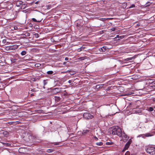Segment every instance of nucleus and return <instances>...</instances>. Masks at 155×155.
I'll use <instances>...</instances> for the list:
<instances>
[{"instance_id": "37998d69", "label": "nucleus", "mask_w": 155, "mask_h": 155, "mask_svg": "<svg viewBox=\"0 0 155 155\" xmlns=\"http://www.w3.org/2000/svg\"><path fill=\"white\" fill-rule=\"evenodd\" d=\"M126 149H125V148L124 147V149L122 150V152H124Z\"/></svg>"}, {"instance_id": "20e7f679", "label": "nucleus", "mask_w": 155, "mask_h": 155, "mask_svg": "<svg viewBox=\"0 0 155 155\" xmlns=\"http://www.w3.org/2000/svg\"><path fill=\"white\" fill-rule=\"evenodd\" d=\"M121 137L122 139L124 141L126 142L129 139V137L125 134L124 131L122 132V134Z\"/></svg>"}, {"instance_id": "cd10ccee", "label": "nucleus", "mask_w": 155, "mask_h": 155, "mask_svg": "<svg viewBox=\"0 0 155 155\" xmlns=\"http://www.w3.org/2000/svg\"><path fill=\"white\" fill-rule=\"evenodd\" d=\"M25 35L26 36H30V33L28 32H26L25 34Z\"/></svg>"}, {"instance_id": "7ed1b4c3", "label": "nucleus", "mask_w": 155, "mask_h": 155, "mask_svg": "<svg viewBox=\"0 0 155 155\" xmlns=\"http://www.w3.org/2000/svg\"><path fill=\"white\" fill-rule=\"evenodd\" d=\"M84 117L86 119H91L93 116L89 113H85L83 114Z\"/></svg>"}, {"instance_id": "ddd939ff", "label": "nucleus", "mask_w": 155, "mask_h": 155, "mask_svg": "<svg viewBox=\"0 0 155 155\" xmlns=\"http://www.w3.org/2000/svg\"><path fill=\"white\" fill-rule=\"evenodd\" d=\"M144 135L145 138L146 137H150L152 136H153V134L150 133H147L145 134Z\"/></svg>"}, {"instance_id": "5fc2aeb1", "label": "nucleus", "mask_w": 155, "mask_h": 155, "mask_svg": "<svg viewBox=\"0 0 155 155\" xmlns=\"http://www.w3.org/2000/svg\"><path fill=\"white\" fill-rule=\"evenodd\" d=\"M39 64V66L41 65V64Z\"/></svg>"}, {"instance_id": "ea45409f", "label": "nucleus", "mask_w": 155, "mask_h": 155, "mask_svg": "<svg viewBox=\"0 0 155 155\" xmlns=\"http://www.w3.org/2000/svg\"><path fill=\"white\" fill-rule=\"evenodd\" d=\"M43 110H42L39 109V113H43Z\"/></svg>"}, {"instance_id": "c756f323", "label": "nucleus", "mask_w": 155, "mask_h": 155, "mask_svg": "<svg viewBox=\"0 0 155 155\" xmlns=\"http://www.w3.org/2000/svg\"><path fill=\"white\" fill-rule=\"evenodd\" d=\"M130 152L129 151H127L125 155H130Z\"/></svg>"}, {"instance_id": "f03ea898", "label": "nucleus", "mask_w": 155, "mask_h": 155, "mask_svg": "<svg viewBox=\"0 0 155 155\" xmlns=\"http://www.w3.org/2000/svg\"><path fill=\"white\" fill-rule=\"evenodd\" d=\"M146 152L152 155L155 154V147L150 146L146 149Z\"/></svg>"}, {"instance_id": "a19ab883", "label": "nucleus", "mask_w": 155, "mask_h": 155, "mask_svg": "<svg viewBox=\"0 0 155 155\" xmlns=\"http://www.w3.org/2000/svg\"><path fill=\"white\" fill-rule=\"evenodd\" d=\"M35 36H36L37 37H39L38 35V34H36L35 35Z\"/></svg>"}, {"instance_id": "bb28decb", "label": "nucleus", "mask_w": 155, "mask_h": 155, "mask_svg": "<svg viewBox=\"0 0 155 155\" xmlns=\"http://www.w3.org/2000/svg\"><path fill=\"white\" fill-rule=\"evenodd\" d=\"M46 7L47 9H49L51 7V5H50L46 6Z\"/></svg>"}, {"instance_id": "4468645a", "label": "nucleus", "mask_w": 155, "mask_h": 155, "mask_svg": "<svg viewBox=\"0 0 155 155\" xmlns=\"http://www.w3.org/2000/svg\"><path fill=\"white\" fill-rule=\"evenodd\" d=\"M41 84H42L43 85H44V86H43V88H45V87H44V86L47 84V81L45 80H43V81H42L41 82Z\"/></svg>"}, {"instance_id": "473e14b6", "label": "nucleus", "mask_w": 155, "mask_h": 155, "mask_svg": "<svg viewBox=\"0 0 155 155\" xmlns=\"http://www.w3.org/2000/svg\"><path fill=\"white\" fill-rule=\"evenodd\" d=\"M32 20L34 22H39V21H37V20L35 18H32Z\"/></svg>"}, {"instance_id": "c03bdc74", "label": "nucleus", "mask_w": 155, "mask_h": 155, "mask_svg": "<svg viewBox=\"0 0 155 155\" xmlns=\"http://www.w3.org/2000/svg\"><path fill=\"white\" fill-rule=\"evenodd\" d=\"M68 82L69 84H71L72 83V81L71 80H69Z\"/></svg>"}, {"instance_id": "09e8293b", "label": "nucleus", "mask_w": 155, "mask_h": 155, "mask_svg": "<svg viewBox=\"0 0 155 155\" xmlns=\"http://www.w3.org/2000/svg\"><path fill=\"white\" fill-rule=\"evenodd\" d=\"M59 97H56V99L57 100V99H59Z\"/></svg>"}, {"instance_id": "1a4fd4ad", "label": "nucleus", "mask_w": 155, "mask_h": 155, "mask_svg": "<svg viewBox=\"0 0 155 155\" xmlns=\"http://www.w3.org/2000/svg\"><path fill=\"white\" fill-rule=\"evenodd\" d=\"M45 105L44 101H41L39 100V107H43Z\"/></svg>"}, {"instance_id": "aec40b11", "label": "nucleus", "mask_w": 155, "mask_h": 155, "mask_svg": "<svg viewBox=\"0 0 155 155\" xmlns=\"http://www.w3.org/2000/svg\"><path fill=\"white\" fill-rule=\"evenodd\" d=\"M132 141L131 139H130L129 141L127 142L126 143L127 145H129V146L130 145L131 143H132Z\"/></svg>"}, {"instance_id": "3c124183", "label": "nucleus", "mask_w": 155, "mask_h": 155, "mask_svg": "<svg viewBox=\"0 0 155 155\" xmlns=\"http://www.w3.org/2000/svg\"><path fill=\"white\" fill-rule=\"evenodd\" d=\"M7 133V131H5V132H4V133Z\"/></svg>"}, {"instance_id": "a18cd8bd", "label": "nucleus", "mask_w": 155, "mask_h": 155, "mask_svg": "<svg viewBox=\"0 0 155 155\" xmlns=\"http://www.w3.org/2000/svg\"><path fill=\"white\" fill-rule=\"evenodd\" d=\"M14 28L15 29H16L17 28V27H14Z\"/></svg>"}, {"instance_id": "2eb2a0df", "label": "nucleus", "mask_w": 155, "mask_h": 155, "mask_svg": "<svg viewBox=\"0 0 155 155\" xmlns=\"http://www.w3.org/2000/svg\"><path fill=\"white\" fill-rule=\"evenodd\" d=\"M135 57H136L135 56H134L132 57H131V58H127L125 59V60L126 61H130V60H132L133 59H134L135 58Z\"/></svg>"}, {"instance_id": "dca6fc26", "label": "nucleus", "mask_w": 155, "mask_h": 155, "mask_svg": "<svg viewBox=\"0 0 155 155\" xmlns=\"http://www.w3.org/2000/svg\"><path fill=\"white\" fill-rule=\"evenodd\" d=\"M11 46L12 47V48H14L13 50L17 49L18 47V46L16 45H12Z\"/></svg>"}, {"instance_id": "c85d7f7f", "label": "nucleus", "mask_w": 155, "mask_h": 155, "mask_svg": "<svg viewBox=\"0 0 155 155\" xmlns=\"http://www.w3.org/2000/svg\"><path fill=\"white\" fill-rule=\"evenodd\" d=\"M145 135V134H141V135H139V137H142L143 138H145V135Z\"/></svg>"}, {"instance_id": "412c9836", "label": "nucleus", "mask_w": 155, "mask_h": 155, "mask_svg": "<svg viewBox=\"0 0 155 155\" xmlns=\"http://www.w3.org/2000/svg\"><path fill=\"white\" fill-rule=\"evenodd\" d=\"M17 59L15 58L12 59L11 60V61L13 63H15L16 62V61Z\"/></svg>"}, {"instance_id": "e433bc0d", "label": "nucleus", "mask_w": 155, "mask_h": 155, "mask_svg": "<svg viewBox=\"0 0 155 155\" xmlns=\"http://www.w3.org/2000/svg\"><path fill=\"white\" fill-rule=\"evenodd\" d=\"M59 143H60V142H56V143H54V144L55 145H59Z\"/></svg>"}, {"instance_id": "de8ad7c7", "label": "nucleus", "mask_w": 155, "mask_h": 155, "mask_svg": "<svg viewBox=\"0 0 155 155\" xmlns=\"http://www.w3.org/2000/svg\"><path fill=\"white\" fill-rule=\"evenodd\" d=\"M31 91H34V89H32L31 90Z\"/></svg>"}, {"instance_id": "393cba45", "label": "nucleus", "mask_w": 155, "mask_h": 155, "mask_svg": "<svg viewBox=\"0 0 155 155\" xmlns=\"http://www.w3.org/2000/svg\"><path fill=\"white\" fill-rule=\"evenodd\" d=\"M84 48V47H81V48H79L78 49V52H80V51H81L82 49H83Z\"/></svg>"}, {"instance_id": "58836bf2", "label": "nucleus", "mask_w": 155, "mask_h": 155, "mask_svg": "<svg viewBox=\"0 0 155 155\" xmlns=\"http://www.w3.org/2000/svg\"><path fill=\"white\" fill-rule=\"evenodd\" d=\"M115 28H112L111 29V30L112 31H115Z\"/></svg>"}, {"instance_id": "39448f33", "label": "nucleus", "mask_w": 155, "mask_h": 155, "mask_svg": "<svg viewBox=\"0 0 155 155\" xmlns=\"http://www.w3.org/2000/svg\"><path fill=\"white\" fill-rule=\"evenodd\" d=\"M108 50V48L106 46H103L99 49V51L101 52H105Z\"/></svg>"}, {"instance_id": "8fccbe9b", "label": "nucleus", "mask_w": 155, "mask_h": 155, "mask_svg": "<svg viewBox=\"0 0 155 155\" xmlns=\"http://www.w3.org/2000/svg\"><path fill=\"white\" fill-rule=\"evenodd\" d=\"M38 1L36 2H35V3H36V4H37V3H38Z\"/></svg>"}, {"instance_id": "0eeeda50", "label": "nucleus", "mask_w": 155, "mask_h": 155, "mask_svg": "<svg viewBox=\"0 0 155 155\" xmlns=\"http://www.w3.org/2000/svg\"><path fill=\"white\" fill-rule=\"evenodd\" d=\"M104 85V84H101L100 85H97L95 86V88L96 89H101Z\"/></svg>"}, {"instance_id": "49530a36", "label": "nucleus", "mask_w": 155, "mask_h": 155, "mask_svg": "<svg viewBox=\"0 0 155 155\" xmlns=\"http://www.w3.org/2000/svg\"><path fill=\"white\" fill-rule=\"evenodd\" d=\"M153 101L155 102V98H153Z\"/></svg>"}, {"instance_id": "f8f14e48", "label": "nucleus", "mask_w": 155, "mask_h": 155, "mask_svg": "<svg viewBox=\"0 0 155 155\" xmlns=\"http://www.w3.org/2000/svg\"><path fill=\"white\" fill-rule=\"evenodd\" d=\"M5 49L7 50H13L14 48H12V47L11 46H7L6 47Z\"/></svg>"}, {"instance_id": "79ce46f5", "label": "nucleus", "mask_w": 155, "mask_h": 155, "mask_svg": "<svg viewBox=\"0 0 155 155\" xmlns=\"http://www.w3.org/2000/svg\"><path fill=\"white\" fill-rule=\"evenodd\" d=\"M68 57H66L65 59V61H68Z\"/></svg>"}, {"instance_id": "6ab92c4d", "label": "nucleus", "mask_w": 155, "mask_h": 155, "mask_svg": "<svg viewBox=\"0 0 155 155\" xmlns=\"http://www.w3.org/2000/svg\"><path fill=\"white\" fill-rule=\"evenodd\" d=\"M47 73L48 74H52L53 73V72L52 71H47Z\"/></svg>"}, {"instance_id": "5701e85b", "label": "nucleus", "mask_w": 155, "mask_h": 155, "mask_svg": "<svg viewBox=\"0 0 155 155\" xmlns=\"http://www.w3.org/2000/svg\"><path fill=\"white\" fill-rule=\"evenodd\" d=\"M96 145L98 146H101L103 144V143L102 142H99L96 143Z\"/></svg>"}, {"instance_id": "7c9ffc66", "label": "nucleus", "mask_w": 155, "mask_h": 155, "mask_svg": "<svg viewBox=\"0 0 155 155\" xmlns=\"http://www.w3.org/2000/svg\"><path fill=\"white\" fill-rule=\"evenodd\" d=\"M34 28L35 29H38L39 28V26L38 25H36L34 26Z\"/></svg>"}, {"instance_id": "2f4dec72", "label": "nucleus", "mask_w": 155, "mask_h": 155, "mask_svg": "<svg viewBox=\"0 0 155 155\" xmlns=\"http://www.w3.org/2000/svg\"><path fill=\"white\" fill-rule=\"evenodd\" d=\"M135 7V5L134 4L131 5L129 7L130 8H133Z\"/></svg>"}, {"instance_id": "9d476101", "label": "nucleus", "mask_w": 155, "mask_h": 155, "mask_svg": "<svg viewBox=\"0 0 155 155\" xmlns=\"http://www.w3.org/2000/svg\"><path fill=\"white\" fill-rule=\"evenodd\" d=\"M23 2L20 1H17L16 2V5L17 7H20V5L22 4Z\"/></svg>"}, {"instance_id": "72a5a7b5", "label": "nucleus", "mask_w": 155, "mask_h": 155, "mask_svg": "<svg viewBox=\"0 0 155 155\" xmlns=\"http://www.w3.org/2000/svg\"><path fill=\"white\" fill-rule=\"evenodd\" d=\"M111 143H111L107 142L106 143V144L107 145H111Z\"/></svg>"}, {"instance_id": "c9c22d12", "label": "nucleus", "mask_w": 155, "mask_h": 155, "mask_svg": "<svg viewBox=\"0 0 155 155\" xmlns=\"http://www.w3.org/2000/svg\"><path fill=\"white\" fill-rule=\"evenodd\" d=\"M6 145L7 146H11V144L9 143H5Z\"/></svg>"}, {"instance_id": "603ef678", "label": "nucleus", "mask_w": 155, "mask_h": 155, "mask_svg": "<svg viewBox=\"0 0 155 155\" xmlns=\"http://www.w3.org/2000/svg\"><path fill=\"white\" fill-rule=\"evenodd\" d=\"M132 94L131 93V94H129V95H131V94Z\"/></svg>"}, {"instance_id": "a211bd4d", "label": "nucleus", "mask_w": 155, "mask_h": 155, "mask_svg": "<svg viewBox=\"0 0 155 155\" xmlns=\"http://www.w3.org/2000/svg\"><path fill=\"white\" fill-rule=\"evenodd\" d=\"M26 54V52L25 51H22V52H21V54L22 56L25 55Z\"/></svg>"}, {"instance_id": "f3484780", "label": "nucleus", "mask_w": 155, "mask_h": 155, "mask_svg": "<svg viewBox=\"0 0 155 155\" xmlns=\"http://www.w3.org/2000/svg\"><path fill=\"white\" fill-rule=\"evenodd\" d=\"M89 132V130H83L82 133L83 134H84L87 133H88Z\"/></svg>"}, {"instance_id": "6e6552de", "label": "nucleus", "mask_w": 155, "mask_h": 155, "mask_svg": "<svg viewBox=\"0 0 155 155\" xmlns=\"http://www.w3.org/2000/svg\"><path fill=\"white\" fill-rule=\"evenodd\" d=\"M65 73H70V74L71 75H73L76 74V72L73 71H70V70H68L66 72H65Z\"/></svg>"}, {"instance_id": "f257e3e1", "label": "nucleus", "mask_w": 155, "mask_h": 155, "mask_svg": "<svg viewBox=\"0 0 155 155\" xmlns=\"http://www.w3.org/2000/svg\"><path fill=\"white\" fill-rule=\"evenodd\" d=\"M109 132L113 135H116L120 137L122 136V134L121 129L118 126H117L113 127L112 130H110Z\"/></svg>"}, {"instance_id": "4c0bfd02", "label": "nucleus", "mask_w": 155, "mask_h": 155, "mask_svg": "<svg viewBox=\"0 0 155 155\" xmlns=\"http://www.w3.org/2000/svg\"><path fill=\"white\" fill-rule=\"evenodd\" d=\"M94 138L96 140H98V138L96 136H94Z\"/></svg>"}, {"instance_id": "864d4df0", "label": "nucleus", "mask_w": 155, "mask_h": 155, "mask_svg": "<svg viewBox=\"0 0 155 155\" xmlns=\"http://www.w3.org/2000/svg\"><path fill=\"white\" fill-rule=\"evenodd\" d=\"M78 24H77V26H78Z\"/></svg>"}, {"instance_id": "a878e982", "label": "nucleus", "mask_w": 155, "mask_h": 155, "mask_svg": "<svg viewBox=\"0 0 155 155\" xmlns=\"http://www.w3.org/2000/svg\"><path fill=\"white\" fill-rule=\"evenodd\" d=\"M130 146L127 145V144H126L125 145V146L124 148L125 149H127L128 148H129Z\"/></svg>"}, {"instance_id": "423d86ee", "label": "nucleus", "mask_w": 155, "mask_h": 155, "mask_svg": "<svg viewBox=\"0 0 155 155\" xmlns=\"http://www.w3.org/2000/svg\"><path fill=\"white\" fill-rule=\"evenodd\" d=\"M142 110V109L135 108L134 109L133 111L137 114H140L141 113Z\"/></svg>"}, {"instance_id": "4be33fe9", "label": "nucleus", "mask_w": 155, "mask_h": 155, "mask_svg": "<svg viewBox=\"0 0 155 155\" xmlns=\"http://www.w3.org/2000/svg\"><path fill=\"white\" fill-rule=\"evenodd\" d=\"M54 151V150L51 149H49L47 150V152L48 153H51L52 152Z\"/></svg>"}, {"instance_id": "b1692460", "label": "nucleus", "mask_w": 155, "mask_h": 155, "mask_svg": "<svg viewBox=\"0 0 155 155\" xmlns=\"http://www.w3.org/2000/svg\"><path fill=\"white\" fill-rule=\"evenodd\" d=\"M153 110V107H150L148 109V110L150 111H152Z\"/></svg>"}, {"instance_id": "9b49d317", "label": "nucleus", "mask_w": 155, "mask_h": 155, "mask_svg": "<svg viewBox=\"0 0 155 155\" xmlns=\"http://www.w3.org/2000/svg\"><path fill=\"white\" fill-rule=\"evenodd\" d=\"M60 88H56L53 89V90L56 93H58L60 92L61 90Z\"/></svg>"}, {"instance_id": "f704fd0d", "label": "nucleus", "mask_w": 155, "mask_h": 155, "mask_svg": "<svg viewBox=\"0 0 155 155\" xmlns=\"http://www.w3.org/2000/svg\"><path fill=\"white\" fill-rule=\"evenodd\" d=\"M6 42V40L5 39H3L2 41V42L4 44H5V43Z\"/></svg>"}]
</instances>
